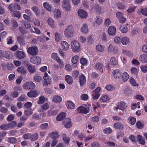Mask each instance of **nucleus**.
<instances>
[{
  "label": "nucleus",
  "mask_w": 147,
  "mask_h": 147,
  "mask_svg": "<svg viewBox=\"0 0 147 147\" xmlns=\"http://www.w3.org/2000/svg\"><path fill=\"white\" fill-rule=\"evenodd\" d=\"M16 57L19 59H22L26 57V53L23 51H19L15 53Z\"/></svg>",
  "instance_id": "9"
},
{
  "label": "nucleus",
  "mask_w": 147,
  "mask_h": 147,
  "mask_svg": "<svg viewBox=\"0 0 147 147\" xmlns=\"http://www.w3.org/2000/svg\"><path fill=\"white\" fill-rule=\"evenodd\" d=\"M139 60L142 63H147V54H144L140 56L139 57Z\"/></svg>",
  "instance_id": "20"
},
{
  "label": "nucleus",
  "mask_w": 147,
  "mask_h": 147,
  "mask_svg": "<svg viewBox=\"0 0 147 147\" xmlns=\"http://www.w3.org/2000/svg\"><path fill=\"white\" fill-rule=\"evenodd\" d=\"M94 68L97 70H99L100 72H102L104 69V67L102 63L98 62L94 65Z\"/></svg>",
  "instance_id": "15"
},
{
  "label": "nucleus",
  "mask_w": 147,
  "mask_h": 147,
  "mask_svg": "<svg viewBox=\"0 0 147 147\" xmlns=\"http://www.w3.org/2000/svg\"><path fill=\"white\" fill-rule=\"evenodd\" d=\"M80 61L81 64L84 66L87 65L88 63V61L84 58H81L80 59Z\"/></svg>",
  "instance_id": "53"
},
{
  "label": "nucleus",
  "mask_w": 147,
  "mask_h": 147,
  "mask_svg": "<svg viewBox=\"0 0 147 147\" xmlns=\"http://www.w3.org/2000/svg\"><path fill=\"white\" fill-rule=\"evenodd\" d=\"M109 99V96L106 95H103L101 96L100 98L99 99V100L100 102H105Z\"/></svg>",
  "instance_id": "28"
},
{
  "label": "nucleus",
  "mask_w": 147,
  "mask_h": 147,
  "mask_svg": "<svg viewBox=\"0 0 147 147\" xmlns=\"http://www.w3.org/2000/svg\"><path fill=\"white\" fill-rule=\"evenodd\" d=\"M61 46L62 49L64 51L68 50L69 45L67 42L65 41H62L60 42Z\"/></svg>",
  "instance_id": "13"
},
{
  "label": "nucleus",
  "mask_w": 147,
  "mask_h": 147,
  "mask_svg": "<svg viewBox=\"0 0 147 147\" xmlns=\"http://www.w3.org/2000/svg\"><path fill=\"white\" fill-rule=\"evenodd\" d=\"M27 95L29 97H35L37 95V92L36 91L29 92L28 93Z\"/></svg>",
  "instance_id": "45"
},
{
  "label": "nucleus",
  "mask_w": 147,
  "mask_h": 147,
  "mask_svg": "<svg viewBox=\"0 0 147 147\" xmlns=\"http://www.w3.org/2000/svg\"><path fill=\"white\" fill-rule=\"evenodd\" d=\"M114 42L116 44H119L121 42V38L119 36H116L114 38Z\"/></svg>",
  "instance_id": "54"
},
{
  "label": "nucleus",
  "mask_w": 147,
  "mask_h": 147,
  "mask_svg": "<svg viewBox=\"0 0 147 147\" xmlns=\"http://www.w3.org/2000/svg\"><path fill=\"white\" fill-rule=\"evenodd\" d=\"M17 71L19 73L24 74L26 73V70L23 67H20L18 68Z\"/></svg>",
  "instance_id": "33"
},
{
  "label": "nucleus",
  "mask_w": 147,
  "mask_h": 147,
  "mask_svg": "<svg viewBox=\"0 0 147 147\" xmlns=\"http://www.w3.org/2000/svg\"><path fill=\"white\" fill-rule=\"evenodd\" d=\"M110 63L112 65L115 66L118 63L117 59L115 57H112L110 60Z\"/></svg>",
  "instance_id": "36"
},
{
  "label": "nucleus",
  "mask_w": 147,
  "mask_h": 147,
  "mask_svg": "<svg viewBox=\"0 0 147 147\" xmlns=\"http://www.w3.org/2000/svg\"><path fill=\"white\" fill-rule=\"evenodd\" d=\"M114 127L117 129H122L123 128V125L121 123L117 122L114 124Z\"/></svg>",
  "instance_id": "34"
},
{
  "label": "nucleus",
  "mask_w": 147,
  "mask_h": 147,
  "mask_svg": "<svg viewBox=\"0 0 147 147\" xmlns=\"http://www.w3.org/2000/svg\"><path fill=\"white\" fill-rule=\"evenodd\" d=\"M17 40L19 44L22 45H24L25 44L24 38L21 36H18L17 37Z\"/></svg>",
  "instance_id": "39"
},
{
  "label": "nucleus",
  "mask_w": 147,
  "mask_h": 147,
  "mask_svg": "<svg viewBox=\"0 0 147 147\" xmlns=\"http://www.w3.org/2000/svg\"><path fill=\"white\" fill-rule=\"evenodd\" d=\"M47 20V23L50 26L53 28L55 27L54 21L52 18H49Z\"/></svg>",
  "instance_id": "30"
},
{
  "label": "nucleus",
  "mask_w": 147,
  "mask_h": 147,
  "mask_svg": "<svg viewBox=\"0 0 147 147\" xmlns=\"http://www.w3.org/2000/svg\"><path fill=\"white\" fill-rule=\"evenodd\" d=\"M27 69L29 72L30 74H33L36 71L35 67L31 65H28Z\"/></svg>",
  "instance_id": "35"
},
{
  "label": "nucleus",
  "mask_w": 147,
  "mask_h": 147,
  "mask_svg": "<svg viewBox=\"0 0 147 147\" xmlns=\"http://www.w3.org/2000/svg\"><path fill=\"white\" fill-rule=\"evenodd\" d=\"M112 130L110 127L106 128L103 130V133L105 134H109L111 133Z\"/></svg>",
  "instance_id": "58"
},
{
  "label": "nucleus",
  "mask_w": 147,
  "mask_h": 147,
  "mask_svg": "<svg viewBox=\"0 0 147 147\" xmlns=\"http://www.w3.org/2000/svg\"><path fill=\"white\" fill-rule=\"evenodd\" d=\"M108 51L109 53H117L118 51L117 48L112 44H110L108 48Z\"/></svg>",
  "instance_id": "8"
},
{
  "label": "nucleus",
  "mask_w": 147,
  "mask_h": 147,
  "mask_svg": "<svg viewBox=\"0 0 147 147\" xmlns=\"http://www.w3.org/2000/svg\"><path fill=\"white\" fill-rule=\"evenodd\" d=\"M79 78L80 85L81 86L83 85L86 81L85 76L82 74H81L79 76Z\"/></svg>",
  "instance_id": "21"
},
{
  "label": "nucleus",
  "mask_w": 147,
  "mask_h": 147,
  "mask_svg": "<svg viewBox=\"0 0 147 147\" xmlns=\"http://www.w3.org/2000/svg\"><path fill=\"white\" fill-rule=\"evenodd\" d=\"M136 8V7L134 5L130 6L127 9V11L128 13L134 12Z\"/></svg>",
  "instance_id": "61"
},
{
  "label": "nucleus",
  "mask_w": 147,
  "mask_h": 147,
  "mask_svg": "<svg viewBox=\"0 0 147 147\" xmlns=\"http://www.w3.org/2000/svg\"><path fill=\"white\" fill-rule=\"evenodd\" d=\"M13 38L12 36H9L7 39V43L8 45L11 44L13 42Z\"/></svg>",
  "instance_id": "56"
},
{
  "label": "nucleus",
  "mask_w": 147,
  "mask_h": 147,
  "mask_svg": "<svg viewBox=\"0 0 147 147\" xmlns=\"http://www.w3.org/2000/svg\"><path fill=\"white\" fill-rule=\"evenodd\" d=\"M129 81L130 84L132 86H138V84L136 83V82L133 78H130Z\"/></svg>",
  "instance_id": "48"
},
{
  "label": "nucleus",
  "mask_w": 147,
  "mask_h": 147,
  "mask_svg": "<svg viewBox=\"0 0 147 147\" xmlns=\"http://www.w3.org/2000/svg\"><path fill=\"white\" fill-rule=\"evenodd\" d=\"M79 59V57L77 55H75L71 59V62L74 64V67L76 66V64L77 63Z\"/></svg>",
  "instance_id": "29"
},
{
  "label": "nucleus",
  "mask_w": 147,
  "mask_h": 147,
  "mask_svg": "<svg viewBox=\"0 0 147 147\" xmlns=\"http://www.w3.org/2000/svg\"><path fill=\"white\" fill-rule=\"evenodd\" d=\"M121 71L119 69H116L113 71V76L115 79H119L121 76Z\"/></svg>",
  "instance_id": "16"
},
{
  "label": "nucleus",
  "mask_w": 147,
  "mask_h": 147,
  "mask_svg": "<svg viewBox=\"0 0 147 147\" xmlns=\"http://www.w3.org/2000/svg\"><path fill=\"white\" fill-rule=\"evenodd\" d=\"M67 109H73L75 108V104L71 101H67L65 103Z\"/></svg>",
  "instance_id": "22"
},
{
  "label": "nucleus",
  "mask_w": 147,
  "mask_h": 147,
  "mask_svg": "<svg viewBox=\"0 0 147 147\" xmlns=\"http://www.w3.org/2000/svg\"><path fill=\"white\" fill-rule=\"evenodd\" d=\"M105 47L102 45L99 44L97 45L96 47V50L99 52H102L105 51Z\"/></svg>",
  "instance_id": "31"
},
{
  "label": "nucleus",
  "mask_w": 147,
  "mask_h": 147,
  "mask_svg": "<svg viewBox=\"0 0 147 147\" xmlns=\"http://www.w3.org/2000/svg\"><path fill=\"white\" fill-rule=\"evenodd\" d=\"M0 128L3 130H6L9 129L8 124H3L0 126Z\"/></svg>",
  "instance_id": "57"
},
{
  "label": "nucleus",
  "mask_w": 147,
  "mask_h": 147,
  "mask_svg": "<svg viewBox=\"0 0 147 147\" xmlns=\"http://www.w3.org/2000/svg\"><path fill=\"white\" fill-rule=\"evenodd\" d=\"M33 113V111L31 109H28L24 111V113L26 115L30 116Z\"/></svg>",
  "instance_id": "63"
},
{
  "label": "nucleus",
  "mask_w": 147,
  "mask_h": 147,
  "mask_svg": "<svg viewBox=\"0 0 147 147\" xmlns=\"http://www.w3.org/2000/svg\"><path fill=\"white\" fill-rule=\"evenodd\" d=\"M49 136L52 138L56 139L59 137V135L58 132H53L50 134Z\"/></svg>",
  "instance_id": "47"
},
{
  "label": "nucleus",
  "mask_w": 147,
  "mask_h": 147,
  "mask_svg": "<svg viewBox=\"0 0 147 147\" xmlns=\"http://www.w3.org/2000/svg\"><path fill=\"white\" fill-rule=\"evenodd\" d=\"M116 28L113 26H110L108 29V32L110 35H114L116 33Z\"/></svg>",
  "instance_id": "19"
},
{
  "label": "nucleus",
  "mask_w": 147,
  "mask_h": 147,
  "mask_svg": "<svg viewBox=\"0 0 147 147\" xmlns=\"http://www.w3.org/2000/svg\"><path fill=\"white\" fill-rule=\"evenodd\" d=\"M77 111L78 113L86 114L89 112L90 109L88 107H85L82 106H80L77 108Z\"/></svg>",
  "instance_id": "5"
},
{
  "label": "nucleus",
  "mask_w": 147,
  "mask_h": 147,
  "mask_svg": "<svg viewBox=\"0 0 147 147\" xmlns=\"http://www.w3.org/2000/svg\"><path fill=\"white\" fill-rule=\"evenodd\" d=\"M129 39L128 37H124L121 38V42L123 45H127L129 43Z\"/></svg>",
  "instance_id": "26"
},
{
  "label": "nucleus",
  "mask_w": 147,
  "mask_h": 147,
  "mask_svg": "<svg viewBox=\"0 0 147 147\" xmlns=\"http://www.w3.org/2000/svg\"><path fill=\"white\" fill-rule=\"evenodd\" d=\"M9 129L13 128L15 127L17 125V123L15 121H13L8 123Z\"/></svg>",
  "instance_id": "50"
},
{
  "label": "nucleus",
  "mask_w": 147,
  "mask_h": 147,
  "mask_svg": "<svg viewBox=\"0 0 147 147\" xmlns=\"http://www.w3.org/2000/svg\"><path fill=\"white\" fill-rule=\"evenodd\" d=\"M51 57L52 58L55 60H56L57 62L61 65L63 64V62L62 60L60 59L58 57V55L57 53H53L51 54Z\"/></svg>",
  "instance_id": "11"
},
{
  "label": "nucleus",
  "mask_w": 147,
  "mask_h": 147,
  "mask_svg": "<svg viewBox=\"0 0 147 147\" xmlns=\"http://www.w3.org/2000/svg\"><path fill=\"white\" fill-rule=\"evenodd\" d=\"M128 24H126L125 25H123L120 26V30L123 33H125L128 31V29L127 26Z\"/></svg>",
  "instance_id": "27"
},
{
  "label": "nucleus",
  "mask_w": 147,
  "mask_h": 147,
  "mask_svg": "<svg viewBox=\"0 0 147 147\" xmlns=\"http://www.w3.org/2000/svg\"><path fill=\"white\" fill-rule=\"evenodd\" d=\"M49 105L48 103H45L42 105L41 107L42 109H40V111H39V112H43L45 110H46L49 108Z\"/></svg>",
  "instance_id": "44"
},
{
  "label": "nucleus",
  "mask_w": 147,
  "mask_h": 147,
  "mask_svg": "<svg viewBox=\"0 0 147 147\" xmlns=\"http://www.w3.org/2000/svg\"><path fill=\"white\" fill-rule=\"evenodd\" d=\"M62 124L67 128H70L72 126L71 119L69 118H67L64 120Z\"/></svg>",
  "instance_id": "14"
},
{
  "label": "nucleus",
  "mask_w": 147,
  "mask_h": 147,
  "mask_svg": "<svg viewBox=\"0 0 147 147\" xmlns=\"http://www.w3.org/2000/svg\"><path fill=\"white\" fill-rule=\"evenodd\" d=\"M31 9L35 13L36 15H38L39 14V9L36 6H33L31 8Z\"/></svg>",
  "instance_id": "62"
},
{
  "label": "nucleus",
  "mask_w": 147,
  "mask_h": 147,
  "mask_svg": "<svg viewBox=\"0 0 147 147\" xmlns=\"http://www.w3.org/2000/svg\"><path fill=\"white\" fill-rule=\"evenodd\" d=\"M7 141L8 142L10 143H15L17 142L16 139L14 137H11L9 138Z\"/></svg>",
  "instance_id": "60"
},
{
  "label": "nucleus",
  "mask_w": 147,
  "mask_h": 147,
  "mask_svg": "<svg viewBox=\"0 0 147 147\" xmlns=\"http://www.w3.org/2000/svg\"><path fill=\"white\" fill-rule=\"evenodd\" d=\"M35 87V84L32 82H30L25 83L23 86V88L24 89H33Z\"/></svg>",
  "instance_id": "6"
},
{
  "label": "nucleus",
  "mask_w": 147,
  "mask_h": 147,
  "mask_svg": "<svg viewBox=\"0 0 147 147\" xmlns=\"http://www.w3.org/2000/svg\"><path fill=\"white\" fill-rule=\"evenodd\" d=\"M66 113L64 112L59 113L56 117V120L57 121H60L65 118Z\"/></svg>",
  "instance_id": "24"
},
{
  "label": "nucleus",
  "mask_w": 147,
  "mask_h": 147,
  "mask_svg": "<svg viewBox=\"0 0 147 147\" xmlns=\"http://www.w3.org/2000/svg\"><path fill=\"white\" fill-rule=\"evenodd\" d=\"M30 62L33 64H39L41 63V58L39 57H32L30 59Z\"/></svg>",
  "instance_id": "7"
},
{
  "label": "nucleus",
  "mask_w": 147,
  "mask_h": 147,
  "mask_svg": "<svg viewBox=\"0 0 147 147\" xmlns=\"http://www.w3.org/2000/svg\"><path fill=\"white\" fill-rule=\"evenodd\" d=\"M78 16L82 18H85L88 16V14L86 11L82 9H79L78 11Z\"/></svg>",
  "instance_id": "10"
},
{
  "label": "nucleus",
  "mask_w": 147,
  "mask_h": 147,
  "mask_svg": "<svg viewBox=\"0 0 147 147\" xmlns=\"http://www.w3.org/2000/svg\"><path fill=\"white\" fill-rule=\"evenodd\" d=\"M128 120L129 123L131 125H134L135 123L136 119L134 117L130 116L128 118Z\"/></svg>",
  "instance_id": "51"
},
{
  "label": "nucleus",
  "mask_w": 147,
  "mask_h": 147,
  "mask_svg": "<svg viewBox=\"0 0 147 147\" xmlns=\"http://www.w3.org/2000/svg\"><path fill=\"white\" fill-rule=\"evenodd\" d=\"M45 97L43 96H41L39 98V100L37 101L38 104H41L44 102Z\"/></svg>",
  "instance_id": "64"
},
{
  "label": "nucleus",
  "mask_w": 147,
  "mask_h": 147,
  "mask_svg": "<svg viewBox=\"0 0 147 147\" xmlns=\"http://www.w3.org/2000/svg\"><path fill=\"white\" fill-rule=\"evenodd\" d=\"M57 111L55 110H51L48 111L47 116H55L57 113Z\"/></svg>",
  "instance_id": "32"
},
{
  "label": "nucleus",
  "mask_w": 147,
  "mask_h": 147,
  "mask_svg": "<svg viewBox=\"0 0 147 147\" xmlns=\"http://www.w3.org/2000/svg\"><path fill=\"white\" fill-rule=\"evenodd\" d=\"M80 31L82 33L84 34H86L89 31V29L88 25L86 24H84L80 28Z\"/></svg>",
  "instance_id": "18"
},
{
  "label": "nucleus",
  "mask_w": 147,
  "mask_h": 147,
  "mask_svg": "<svg viewBox=\"0 0 147 147\" xmlns=\"http://www.w3.org/2000/svg\"><path fill=\"white\" fill-rule=\"evenodd\" d=\"M127 107L126 104L124 102L121 101L118 103V105L116 107L115 109V110L119 109L122 110L125 109Z\"/></svg>",
  "instance_id": "12"
},
{
  "label": "nucleus",
  "mask_w": 147,
  "mask_h": 147,
  "mask_svg": "<svg viewBox=\"0 0 147 147\" xmlns=\"http://www.w3.org/2000/svg\"><path fill=\"white\" fill-rule=\"evenodd\" d=\"M54 17L56 18H60L61 16V11L59 9H55L53 11Z\"/></svg>",
  "instance_id": "17"
},
{
  "label": "nucleus",
  "mask_w": 147,
  "mask_h": 147,
  "mask_svg": "<svg viewBox=\"0 0 147 147\" xmlns=\"http://www.w3.org/2000/svg\"><path fill=\"white\" fill-rule=\"evenodd\" d=\"M44 7L48 11L51 12L52 10V5L50 4L49 3L46 2L43 3Z\"/></svg>",
  "instance_id": "25"
},
{
  "label": "nucleus",
  "mask_w": 147,
  "mask_h": 147,
  "mask_svg": "<svg viewBox=\"0 0 147 147\" xmlns=\"http://www.w3.org/2000/svg\"><path fill=\"white\" fill-rule=\"evenodd\" d=\"M95 22L98 25H100L102 21V18L101 17L97 16L94 19Z\"/></svg>",
  "instance_id": "40"
},
{
  "label": "nucleus",
  "mask_w": 147,
  "mask_h": 147,
  "mask_svg": "<svg viewBox=\"0 0 147 147\" xmlns=\"http://www.w3.org/2000/svg\"><path fill=\"white\" fill-rule=\"evenodd\" d=\"M62 136L63 139L65 143L67 144H69L70 140L69 138L64 134H62Z\"/></svg>",
  "instance_id": "38"
},
{
  "label": "nucleus",
  "mask_w": 147,
  "mask_h": 147,
  "mask_svg": "<svg viewBox=\"0 0 147 147\" xmlns=\"http://www.w3.org/2000/svg\"><path fill=\"white\" fill-rule=\"evenodd\" d=\"M71 46L73 50L75 51H78L80 49V44L76 40H73L71 42Z\"/></svg>",
  "instance_id": "4"
},
{
  "label": "nucleus",
  "mask_w": 147,
  "mask_h": 147,
  "mask_svg": "<svg viewBox=\"0 0 147 147\" xmlns=\"http://www.w3.org/2000/svg\"><path fill=\"white\" fill-rule=\"evenodd\" d=\"M137 138L140 144L142 145H144L145 144V141L143 139L142 137L141 136L139 135H138Z\"/></svg>",
  "instance_id": "49"
},
{
  "label": "nucleus",
  "mask_w": 147,
  "mask_h": 147,
  "mask_svg": "<svg viewBox=\"0 0 147 147\" xmlns=\"http://www.w3.org/2000/svg\"><path fill=\"white\" fill-rule=\"evenodd\" d=\"M55 36V40L57 42L59 41L62 39L61 34L58 32L56 33Z\"/></svg>",
  "instance_id": "41"
},
{
  "label": "nucleus",
  "mask_w": 147,
  "mask_h": 147,
  "mask_svg": "<svg viewBox=\"0 0 147 147\" xmlns=\"http://www.w3.org/2000/svg\"><path fill=\"white\" fill-rule=\"evenodd\" d=\"M27 52L31 55H36L38 53V48L37 47L34 46L30 47L27 49Z\"/></svg>",
  "instance_id": "2"
},
{
  "label": "nucleus",
  "mask_w": 147,
  "mask_h": 147,
  "mask_svg": "<svg viewBox=\"0 0 147 147\" xmlns=\"http://www.w3.org/2000/svg\"><path fill=\"white\" fill-rule=\"evenodd\" d=\"M129 77L128 74L126 72H124L122 76L121 79L123 81L125 82L129 79Z\"/></svg>",
  "instance_id": "42"
},
{
  "label": "nucleus",
  "mask_w": 147,
  "mask_h": 147,
  "mask_svg": "<svg viewBox=\"0 0 147 147\" xmlns=\"http://www.w3.org/2000/svg\"><path fill=\"white\" fill-rule=\"evenodd\" d=\"M105 88L108 91H111L114 90L115 88L114 86L109 84L107 85L105 87Z\"/></svg>",
  "instance_id": "55"
},
{
  "label": "nucleus",
  "mask_w": 147,
  "mask_h": 147,
  "mask_svg": "<svg viewBox=\"0 0 147 147\" xmlns=\"http://www.w3.org/2000/svg\"><path fill=\"white\" fill-rule=\"evenodd\" d=\"M63 8L67 11L71 9L70 0H63L62 3Z\"/></svg>",
  "instance_id": "3"
},
{
  "label": "nucleus",
  "mask_w": 147,
  "mask_h": 147,
  "mask_svg": "<svg viewBox=\"0 0 147 147\" xmlns=\"http://www.w3.org/2000/svg\"><path fill=\"white\" fill-rule=\"evenodd\" d=\"M62 98L59 96H54L52 98V101L56 103H59L62 100Z\"/></svg>",
  "instance_id": "23"
},
{
  "label": "nucleus",
  "mask_w": 147,
  "mask_h": 147,
  "mask_svg": "<svg viewBox=\"0 0 147 147\" xmlns=\"http://www.w3.org/2000/svg\"><path fill=\"white\" fill-rule=\"evenodd\" d=\"M13 55L9 51H6L4 53V57L7 59H9L12 58Z\"/></svg>",
  "instance_id": "46"
},
{
  "label": "nucleus",
  "mask_w": 147,
  "mask_h": 147,
  "mask_svg": "<svg viewBox=\"0 0 147 147\" xmlns=\"http://www.w3.org/2000/svg\"><path fill=\"white\" fill-rule=\"evenodd\" d=\"M34 80L36 82H40L42 79V77L41 76H38L37 75H35L33 77Z\"/></svg>",
  "instance_id": "52"
},
{
  "label": "nucleus",
  "mask_w": 147,
  "mask_h": 147,
  "mask_svg": "<svg viewBox=\"0 0 147 147\" xmlns=\"http://www.w3.org/2000/svg\"><path fill=\"white\" fill-rule=\"evenodd\" d=\"M38 137V133H36L31 135V134L30 140L31 141H34L37 139Z\"/></svg>",
  "instance_id": "43"
},
{
  "label": "nucleus",
  "mask_w": 147,
  "mask_h": 147,
  "mask_svg": "<svg viewBox=\"0 0 147 147\" xmlns=\"http://www.w3.org/2000/svg\"><path fill=\"white\" fill-rule=\"evenodd\" d=\"M78 40L80 42L83 43H84L86 41V38L84 36H81L79 37Z\"/></svg>",
  "instance_id": "59"
},
{
  "label": "nucleus",
  "mask_w": 147,
  "mask_h": 147,
  "mask_svg": "<svg viewBox=\"0 0 147 147\" xmlns=\"http://www.w3.org/2000/svg\"><path fill=\"white\" fill-rule=\"evenodd\" d=\"M74 31V28L71 26H69L65 30L64 34L67 37H71L72 36Z\"/></svg>",
  "instance_id": "1"
},
{
  "label": "nucleus",
  "mask_w": 147,
  "mask_h": 147,
  "mask_svg": "<svg viewBox=\"0 0 147 147\" xmlns=\"http://www.w3.org/2000/svg\"><path fill=\"white\" fill-rule=\"evenodd\" d=\"M65 78L66 81L67 83L69 84H72L73 80L71 76L68 75H66L65 76Z\"/></svg>",
  "instance_id": "37"
}]
</instances>
